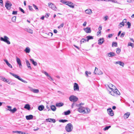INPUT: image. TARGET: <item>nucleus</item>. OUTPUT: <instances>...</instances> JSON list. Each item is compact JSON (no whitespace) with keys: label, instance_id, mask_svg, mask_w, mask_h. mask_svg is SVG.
Here are the masks:
<instances>
[{"label":"nucleus","instance_id":"obj_1","mask_svg":"<svg viewBox=\"0 0 134 134\" xmlns=\"http://www.w3.org/2000/svg\"><path fill=\"white\" fill-rule=\"evenodd\" d=\"M107 90L109 92V93L113 96H115V94L118 95H120V92L116 88H115V89H113L112 91H110L108 88H107Z\"/></svg>","mask_w":134,"mask_h":134},{"label":"nucleus","instance_id":"obj_2","mask_svg":"<svg viewBox=\"0 0 134 134\" xmlns=\"http://www.w3.org/2000/svg\"><path fill=\"white\" fill-rule=\"evenodd\" d=\"M73 129L72 125L70 123L68 124L65 127V129L68 132H70L72 131Z\"/></svg>","mask_w":134,"mask_h":134},{"label":"nucleus","instance_id":"obj_3","mask_svg":"<svg viewBox=\"0 0 134 134\" xmlns=\"http://www.w3.org/2000/svg\"><path fill=\"white\" fill-rule=\"evenodd\" d=\"M4 38L2 37H0V40L5 42L8 44H10V42L8 40L9 39L8 37L5 36H4Z\"/></svg>","mask_w":134,"mask_h":134},{"label":"nucleus","instance_id":"obj_4","mask_svg":"<svg viewBox=\"0 0 134 134\" xmlns=\"http://www.w3.org/2000/svg\"><path fill=\"white\" fill-rule=\"evenodd\" d=\"M69 100L72 102H75L77 101L78 98L76 96L74 95L71 96L69 98Z\"/></svg>","mask_w":134,"mask_h":134},{"label":"nucleus","instance_id":"obj_5","mask_svg":"<svg viewBox=\"0 0 134 134\" xmlns=\"http://www.w3.org/2000/svg\"><path fill=\"white\" fill-rule=\"evenodd\" d=\"M12 5V4L10 1H7L5 2V6L7 9L9 10L11 8Z\"/></svg>","mask_w":134,"mask_h":134},{"label":"nucleus","instance_id":"obj_6","mask_svg":"<svg viewBox=\"0 0 134 134\" xmlns=\"http://www.w3.org/2000/svg\"><path fill=\"white\" fill-rule=\"evenodd\" d=\"M0 79L5 83H8V84H10V83L11 81L10 80L7 79L3 76H0Z\"/></svg>","mask_w":134,"mask_h":134},{"label":"nucleus","instance_id":"obj_7","mask_svg":"<svg viewBox=\"0 0 134 134\" xmlns=\"http://www.w3.org/2000/svg\"><path fill=\"white\" fill-rule=\"evenodd\" d=\"M42 73H44L47 77L48 79L50 80L51 81H52L54 80L48 74L46 71H43Z\"/></svg>","mask_w":134,"mask_h":134},{"label":"nucleus","instance_id":"obj_8","mask_svg":"<svg viewBox=\"0 0 134 134\" xmlns=\"http://www.w3.org/2000/svg\"><path fill=\"white\" fill-rule=\"evenodd\" d=\"M94 73L96 74L97 75H101L103 74V72L100 70L98 71V69L96 67L95 68Z\"/></svg>","mask_w":134,"mask_h":134},{"label":"nucleus","instance_id":"obj_9","mask_svg":"<svg viewBox=\"0 0 134 134\" xmlns=\"http://www.w3.org/2000/svg\"><path fill=\"white\" fill-rule=\"evenodd\" d=\"M74 91H78L79 90V87L78 84L76 83H75L74 84Z\"/></svg>","mask_w":134,"mask_h":134},{"label":"nucleus","instance_id":"obj_10","mask_svg":"<svg viewBox=\"0 0 134 134\" xmlns=\"http://www.w3.org/2000/svg\"><path fill=\"white\" fill-rule=\"evenodd\" d=\"M107 112L109 115L112 116L114 115V113L112 110L111 108L107 109Z\"/></svg>","mask_w":134,"mask_h":134},{"label":"nucleus","instance_id":"obj_11","mask_svg":"<svg viewBox=\"0 0 134 134\" xmlns=\"http://www.w3.org/2000/svg\"><path fill=\"white\" fill-rule=\"evenodd\" d=\"M77 111L80 113H82L85 111V108L82 106H80L77 109Z\"/></svg>","mask_w":134,"mask_h":134},{"label":"nucleus","instance_id":"obj_12","mask_svg":"<svg viewBox=\"0 0 134 134\" xmlns=\"http://www.w3.org/2000/svg\"><path fill=\"white\" fill-rule=\"evenodd\" d=\"M87 33H90L91 32V28L89 27H87L83 29Z\"/></svg>","mask_w":134,"mask_h":134},{"label":"nucleus","instance_id":"obj_13","mask_svg":"<svg viewBox=\"0 0 134 134\" xmlns=\"http://www.w3.org/2000/svg\"><path fill=\"white\" fill-rule=\"evenodd\" d=\"M48 5L49 7L52 8L54 10H55V6L54 4L51 3H49L48 4Z\"/></svg>","mask_w":134,"mask_h":134},{"label":"nucleus","instance_id":"obj_14","mask_svg":"<svg viewBox=\"0 0 134 134\" xmlns=\"http://www.w3.org/2000/svg\"><path fill=\"white\" fill-rule=\"evenodd\" d=\"M9 74L10 75H12L13 76L15 77L18 79V80H19L20 78V76H19L18 75H16L15 74L11 72H10Z\"/></svg>","mask_w":134,"mask_h":134},{"label":"nucleus","instance_id":"obj_15","mask_svg":"<svg viewBox=\"0 0 134 134\" xmlns=\"http://www.w3.org/2000/svg\"><path fill=\"white\" fill-rule=\"evenodd\" d=\"M46 120L47 122H53L54 123H55L56 122L55 120L53 119L48 118L46 119Z\"/></svg>","mask_w":134,"mask_h":134},{"label":"nucleus","instance_id":"obj_16","mask_svg":"<svg viewBox=\"0 0 134 134\" xmlns=\"http://www.w3.org/2000/svg\"><path fill=\"white\" fill-rule=\"evenodd\" d=\"M71 4H73L71 2L67 1L66 5H68L70 7L72 8H74V6Z\"/></svg>","mask_w":134,"mask_h":134},{"label":"nucleus","instance_id":"obj_17","mask_svg":"<svg viewBox=\"0 0 134 134\" xmlns=\"http://www.w3.org/2000/svg\"><path fill=\"white\" fill-rule=\"evenodd\" d=\"M104 40L103 38H100L98 40V44L99 45H101L104 42Z\"/></svg>","mask_w":134,"mask_h":134},{"label":"nucleus","instance_id":"obj_18","mask_svg":"<svg viewBox=\"0 0 134 134\" xmlns=\"http://www.w3.org/2000/svg\"><path fill=\"white\" fill-rule=\"evenodd\" d=\"M30 91L35 93H38L39 92V90H38L34 89L32 88H30Z\"/></svg>","mask_w":134,"mask_h":134},{"label":"nucleus","instance_id":"obj_19","mask_svg":"<svg viewBox=\"0 0 134 134\" xmlns=\"http://www.w3.org/2000/svg\"><path fill=\"white\" fill-rule=\"evenodd\" d=\"M114 63L115 64H119L120 66H122L123 67L124 66V63L121 61H118L116 62H114Z\"/></svg>","mask_w":134,"mask_h":134},{"label":"nucleus","instance_id":"obj_20","mask_svg":"<svg viewBox=\"0 0 134 134\" xmlns=\"http://www.w3.org/2000/svg\"><path fill=\"white\" fill-rule=\"evenodd\" d=\"M108 56L109 57H114L115 56V54L113 52H110L107 54Z\"/></svg>","mask_w":134,"mask_h":134},{"label":"nucleus","instance_id":"obj_21","mask_svg":"<svg viewBox=\"0 0 134 134\" xmlns=\"http://www.w3.org/2000/svg\"><path fill=\"white\" fill-rule=\"evenodd\" d=\"M25 62L26 63V65L27 66V68L29 69H31V68L30 66V63L28 61V60H26Z\"/></svg>","mask_w":134,"mask_h":134},{"label":"nucleus","instance_id":"obj_22","mask_svg":"<svg viewBox=\"0 0 134 134\" xmlns=\"http://www.w3.org/2000/svg\"><path fill=\"white\" fill-rule=\"evenodd\" d=\"M111 86H112V84L110 83H109L108 85V87L107 88V89L108 88V90H109L110 91H112L114 88H111Z\"/></svg>","mask_w":134,"mask_h":134},{"label":"nucleus","instance_id":"obj_23","mask_svg":"<svg viewBox=\"0 0 134 134\" xmlns=\"http://www.w3.org/2000/svg\"><path fill=\"white\" fill-rule=\"evenodd\" d=\"M4 61L5 62L7 65L10 68H12V66L11 64H10L8 62L7 59H4Z\"/></svg>","mask_w":134,"mask_h":134},{"label":"nucleus","instance_id":"obj_24","mask_svg":"<svg viewBox=\"0 0 134 134\" xmlns=\"http://www.w3.org/2000/svg\"><path fill=\"white\" fill-rule=\"evenodd\" d=\"M26 118L27 120H30L33 119V116L31 115H27L26 116Z\"/></svg>","mask_w":134,"mask_h":134},{"label":"nucleus","instance_id":"obj_25","mask_svg":"<svg viewBox=\"0 0 134 134\" xmlns=\"http://www.w3.org/2000/svg\"><path fill=\"white\" fill-rule=\"evenodd\" d=\"M130 114V112H127L124 114V117L125 119H127L128 118Z\"/></svg>","mask_w":134,"mask_h":134},{"label":"nucleus","instance_id":"obj_26","mask_svg":"<svg viewBox=\"0 0 134 134\" xmlns=\"http://www.w3.org/2000/svg\"><path fill=\"white\" fill-rule=\"evenodd\" d=\"M64 105V103L62 102H60L59 103H57L55 105L57 107H61L63 106Z\"/></svg>","mask_w":134,"mask_h":134},{"label":"nucleus","instance_id":"obj_27","mask_svg":"<svg viewBox=\"0 0 134 134\" xmlns=\"http://www.w3.org/2000/svg\"><path fill=\"white\" fill-rule=\"evenodd\" d=\"M30 61L32 62L33 64L35 66H36L37 65V63L35 61L34 59H30Z\"/></svg>","mask_w":134,"mask_h":134},{"label":"nucleus","instance_id":"obj_28","mask_svg":"<svg viewBox=\"0 0 134 134\" xmlns=\"http://www.w3.org/2000/svg\"><path fill=\"white\" fill-rule=\"evenodd\" d=\"M44 108V107L43 105H40L38 107V109L40 111L42 110Z\"/></svg>","mask_w":134,"mask_h":134},{"label":"nucleus","instance_id":"obj_29","mask_svg":"<svg viewBox=\"0 0 134 134\" xmlns=\"http://www.w3.org/2000/svg\"><path fill=\"white\" fill-rule=\"evenodd\" d=\"M25 30L30 34L33 33L32 30L30 28H26L25 29Z\"/></svg>","mask_w":134,"mask_h":134},{"label":"nucleus","instance_id":"obj_30","mask_svg":"<svg viewBox=\"0 0 134 134\" xmlns=\"http://www.w3.org/2000/svg\"><path fill=\"white\" fill-rule=\"evenodd\" d=\"M87 38V41L88 42L89 40H92L93 39V36H87L86 37Z\"/></svg>","mask_w":134,"mask_h":134},{"label":"nucleus","instance_id":"obj_31","mask_svg":"<svg viewBox=\"0 0 134 134\" xmlns=\"http://www.w3.org/2000/svg\"><path fill=\"white\" fill-rule=\"evenodd\" d=\"M30 51V49L29 47H26L24 50V51L27 53H29Z\"/></svg>","mask_w":134,"mask_h":134},{"label":"nucleus","instance_id":"obj_32","mask_svg":"<svg viewBox=\"0 0 134 134\" xmlns=\"http://www.w3.org/2000/svg\"><path fill=\"white\" fill-rule=\"evenodd\" d=\"M85 12L86 13L89 14H91L92 13V11L90 9L86 10L85 11Z\"/></svg>","mask_w":134,"mask_h":134},{"label":"nucleus","instance_id":"obj_33","mask_svg":"<svg viewBox=\"0 0 134 134\" xmlns=\"http://www.w3.org/2000/svg\"><path fill=\"white\" fill-rule=\"evenodd\" d=\"M9 111H11L12 113H14L17 111V109L15 108H14L13 109H9Z\"/></svg>","mask_w":134,"mask_h":134},{"label":"nucleus","instance_id":"obj_34","mask_svg":"<svg viewBox=\"0 0 134 134\" xmlns=\"http://www.w3.org/2000/svg\"><path fill=\"white\" fill-rule=\"evenodd\" d=\"M24 108L28 110H29L30 109V107L29 104H26L25 105Z\"/></svg>","mask_w":134,"mask_h":134},{"label":"nucleus","instance_id":"obj_35","mask_svg":"<svg viewBox=\"0 0 134 134\" xmlns=\"http://www.w3.org/2000/svg\"><path fill=\"white\" fill-rule=\"evenodd\" d=\"M51 110L53 111H55L56 109V108L55 106L53 105H52L51 106Z\"/></svg>","mask_w":134,"mask_h":134},{"label":"nucleus","instance_id":"obj_36","mask_svg":"<svg viewBox=\"0 0 134 134\" xmlns=\"http://www.w3.org/2000/svg\"><path fill=\"white\" fill-rule=\"evenodd\" d=\"M70 111L69 110H68L67 111H64V114L65 115H68L70 114Z\"/></svg>","mask_w":134,"mask_h":134},{"label":"nucleus","instance_id":"obj_37","mask_svg":"<svg viewBox=\"0 0 134 134\" xmlns=\"http://www.w3.org/2000/svg\"><path fill=\"white\" fill-rule=\"evenodd\" d=\"M32 5L33 7L37 11H38L39 10L38 9L36 5L34 4H32Z\"/></svg>","mask_w":134,"mask_h":134},{"label":"nucleus","instance_id":"obj_38","mask_svg":"<svg viewBox=\"0 0 134 134\" xmlns=\"http://www.w3.org/2000/svg\"><path fill=\"white\" fill-rule=\"evenodd\" d=\"M59 121L60 122H65L68 121V120L65 119H61L59 120Z\"/></svg>","mask_w":134,"mask_h":134},{"label":"nucleus","instance_id":"obj_39","mask_svg":"<svg viewBox=\"0 0 134 134\" xmlns=\"http://www.w3.org/2000/svg\"><path fill=\"white\" fill-rule=\"evenodd\" d=\"M16 62L18 64L21 63V60L19 58L16 57Z\"/></svg>","mask_w":134,"mask_h":134},{"label":"nucleus","instance_id":"obj_40","mask_svg":"<svg viewBox=\"0 0 134 134\" xmlns=\"http://www.w3.org/2000/svg\"><path fill=\"white\" fill-rule=\"evenodd\" d=\"M111 127V126L109 125L108 126H106L104 129V131H106L108 130L109 128Z\"/></svg>","mask_w":134,"mask_h":134},{"label":"nucleus","instance_id":"obj_41","mask_svg":"<svg viewBox=\"0 0 134 134\" xmlns=\"http://www.w3.org/2000/svg\"><path fill=\"white\" fill-rule=\"evenodd\" d=\"M86 41H87V40L86 39L83 38L80 41L81 43L82 42L84 43L86 42Z\"/></svg>","mask_w":134,"mask_h":134},{"label":"nucleus","instance_id":"obj_42","mask_svg":"<svg viewBox=\"0 0 134 134\" xmlns=\"http://www.w3.org/2000/svg\"><path fill=\"white\" fill-rule=\"evenodd\" d=\"M85 111L84 112L85 113H88L90 111V109L87 108L86 109H85Z\"/></svg>","mask_w":134,"mask_h":134},{"label":"nucleus","instance_id":"obj_43","mask_svg":"<svg viewBox=\"0 0 134 134\" xmlns=\"http://www.w3.org/2000/svg\"><path fill=\"white\" fill-rule=\"evenodd\" d=\"M28 7L29 8V9L30 11H32L34 10L32 8V7L31 6L29 5H28Z\"/></svg>","mask_w":134,"mask_h":134},{"label":"nucleus","instance_id":"obj_44","mask_svg":"<svg viewBox=\"0 0 134 134\" xmlns=\"http://www.w3.org/2000/svg\"><path fill=\"white\" fill-rule=\"evenodd\" d=\"M128 46H131L132 48L134 47L133 44L131 42H129L128 43Z\"/></svg>","mask_w":134,"mask_h":134},{"label":"nucleus","instance_id":"obj_45","mask_svg":"<svg viewBox=\"0 0 134 134\" xmlns=\"http://www.w3.org/2000/svg\"><path fill=\"white\" fill-rule=\"evenodd\" d=\"M16 17L15 16H14L13 17L12 19V21L13 22H15L16 21Z\"/></svg>","mask_w":134,"mask_h":134},{"label":"nucleus","instance_id":"obj_46","mask_svg":"<svg viewBox=\"0 0 134 134\" xmlns=\"http://www.w3.org/2000/svg\"><path fill=\"white\" fill-rule=\"evenodd\" d=\"M64 23H63L61 24L60 25L58 26V29H60L61 27H63L64 25Z\"/></svg>","mask_w":134,"mask_h":134},{"label":"nucleus","instance_id":"obj_47","mask_svg":"<svg viewBox=\"0 0 134 134\" xmlns=\"http://www.w3.org/2000/svg\"><path fill=\"white\" fill-rule=\"evenodd\" d=\"M113 45L115 47L117 46V43L116 42H113L112 43V46Z\"/></svg>","mask_w":134,"mask_h":134},{"label":"nucleus","instance_id":"obj_48","mask_svg":"<svg viewBox=\"0 0 134 134\" xmlns=\"http://www.w3.org/2000/svg\"><path fill=\"white\" fill-rule=\"evenodd\" d=\"M60 2H61L62 3L65 4L66 5L67 2V1H66L63 0H61L60 1Z\"/></svg>","mask_w":134,"mask_h":134},{"label":"nucleus","instance_id":"obj_49","mask_svg":"<svg viewBox=\"0 0 134 134\" xmlns=\"http://www.w3.org/2000/svg\"><path fill=\"white\" fill-rule=\"evenodd\" d=\"M121 51V50L120 48H117L116 49V52L117 54H119Z\"/></svg>","mask_w":134,"mask_h":134},{"label":"nucleus","instance_id":"obj_50","mask_svg":"<svg viewBox=\"0 0 134 134\" xmlns=\"http://www.w3.org/2000/svg\"><path fill=\"white\" fill-rule=\"evenodd\" d=\"M19 80L24 83H27V81L23 80L21 78Z\"/></svg>","mask_w":134,"mask_h":134},{"label":"nucleus","instance_id":"obj_51","mask_svg":"<svg viewBox=\"0 0 134 134\" xmlns=\"http://www.w3.org/2000/svg\"><path fill=\"white\" fill-rule=\"evenodd\" d=\"M127 25L128 26V27L129 28H130L131 26V23L128 21L127 23Z\"/></svg>","mask_w":134,"mask_h":134},{"label":"nucleus","instance_id":"obj_52","mask_svg":"<svg viewBox=\"0 0 134 134\" xmlns=\"http://www.w3.org/2000/svg\"><path fill=\"white\" fill-rule=\"evenodd\" d=\"M19 9L21 12H23V13H25L24 11V10L20 7H19Z\"/></svg>","mask_w":134,"mask_h":134},{"label":"nucleus","instance_id":"obj_53","mask_svg":"<svg viewBox=\"0 0 134 134\" xmlns=\"http://www.w3.org/2000/svg\"><path fill=\"white\" fill-rule=\"evenodd\" d=\"M125 32H123L122 33H121L120 35V37H123L125 35Z\"/></svg>","mask_w":134,"mask_h":134},{"label":"nucleus","instance_id":"obj_54","mask_svg":"<svg viewBox=\"0 0 134 134\" xmlns=\"http://www.w3.org/2000/svg\"><path fill=\"white\" fill-rule=\"evenodd\" d=\"M17 11H13L12 12V14L13 15H16L17 14Z\"/></svg>","mask_w":134,"mask_h":134},{"label":"nucleus","instance_id":"obj_55","mask_svg":"<svg viewBox=\"0 0 134 134\" xmlns=\"http://www.w3.org/2000/svg\"><path fill=\"white\" fill-rule=\"evenodd\" d=\"M88 72L87 71H86L85 72V76L87 77H88Z\"/></svg>","mask_w":134,"mask_h":134},{"label":"nucleus","instance_id":"obj_56","mask_svg":"<svg viewBox=\"0 0 134 134\" xmlns=\"http://www.w3.org/2000/svg\"><path fill=\"white\" fill-rule=\"evenodd\" d=\"M108 16L106 15L104 17V19H105V21L108 19Z\"/></svg>","mask_w":134,"mask_h":134},{"label":"nucleus","instance_id":"obj_57","mask_svg":"<svg viewBox=\"0 0 134 134\" xmlns=\"http://www.w3.org/2000/svg\"><path fill=\"white\" fill-rule=\"evenodd\" d=\"M49 14L47 13L45 16L46 18H47L49 16Z\"/></svg>","mask_w":134,"mask_h":134},{"label":"nucleus","instance_id":"obj_58","mask_svg":"<svg viewBox=\"0 0 134 134\" xmlns=\"http://www.w3.org/2000/svg\"><path fill=\"white\" fill-rule=\"evenodd\" d=\"M7 107L8 108L7 109L8 110H9V109H11L12 107L11 106H8Z\"/></svg>","mask_w":134,"mask_h":134},{"label":"nucleus","instance_id":"obj_59","mask_svg":"<svg viewBox=\"0 0 134 134\" xmlns=\"http://www.w3.org/2000/svg\"><path fill=\"white\" fill-rule=\"evenodd\" d=\"M127 21V19H125L123 20L122 22L124 24L125 23H126Z\"/></svg>","mask_w":134,"mask_h":134},{"label":"nucleus","instance_id":"obj_60","mask_svg":"<svg viewBox=\"0 0 134 134\" xmlns=\"http://www.w3.org/2000/svg\"><path fill=\"white\" fill-rule=\"evenodd\" d=\"M112 2L114 3H118L117 2V1H116V0H113L112 1Z\"/></svg>","mask_w":134,"mask_h":134},{"label":"nucleus","instance_id":"obj_61","mask_svg":"<svg viewBox=\"0 0 134 134\" xmlns=\"http://www.w3.org/2000/svg\"><path fill=\"white\" fill-rule=\"evenodd\" d=\"M87 24V23L86 21H85L83 24V26H86Z\"/></svg>","mask_w":134,"mask_h":134},{"label":"nucleus","instance_id":"obj_62","mask_svg":"<svg viewBox=\"0 0 134 134\" xmlns=\"http://www.w3.org/2000/svg\"><path fill=\"white\" fill-rule=\"evenodd\" d=\"M102 26H100L98 28L99 31H100V30H102Z\"/></svg>","mask_w":134,"mask_h":134},{"label":"nucleus","instance_id":"obj_63","mask_svg":"<svg viewBox=\"0 0 134 134\" xmlns=\"http://www.w3.org/2000/svg\"><path fill=\"white\" fill-rule=\"evenodd\" d=\"M121 25H122L123 26H124V24L122 22L120 23L119 26H120Z\"/></svg>","mask_w":134,"mask_h":134},{"label":"nucleus","instance_id":"obj_64","mask_svg":"<svg viewBox=\"0 0 134 134\" xmlns=\"http://www.w3.org/2000/svg\"><path fill=\"white\" fill-rule=\"evenodd\" d=\"M113 35L112 34H109L108 35V37L110 38L112 37Z\"/></svg>","mask_w":134,"mask_h":134}]
</instances>
